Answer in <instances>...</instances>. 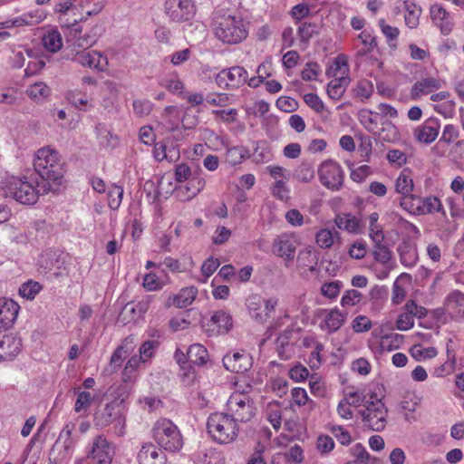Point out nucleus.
<instances>
[{"instance_id":"41","label":"nucleus","mask_w":464,"mask_h":464,"mask_svg":"<svg viewBox=\"0 0 464 464\" xmlns=\"http://www.w3.org/2000/svg\"><path fill=\"white\" fill-rule=\"evenodd\" d=\"M373 92V84L366 79L360 80L353 88L354 96L362 101L369 99Z\"/></svg>"},{"instance_id":"10","label":"nucleus","mask_w":464,"mask_h":464,"mask_svg":"<svg viewBox=\"0 0 464 464\" xmlns=\"http://www.w3.org/2000/svg\"><path fill=\"white\" fill-rule=\"evenodd\" d=\"M318 177L324 187L336 191L343 185V171L336 161L329 160L321 163L318 169Z\"/></svg>"},{"instance_id":"51","label":"nucleus","mask_w":464,"mask_h":464,"mask_svg":"<svg viewBox=\"0 0 464 464\" xmlns=\"http://www.w3.org/2000/svg\"><path fill=\"white\" fill-rule=\"evenodd\" d=\"M379 25H380L382 33L386 37V39L389 43V45L391 47H396V45L392 44V42L398 38L399 34H400L399 29L397 27L391 26V25L387 24L385 23L384 19H381L379 21Z\"/></svg>"},{"instance_id":"31","label":"nucleus","mask_w":464,"mask_h":464,"mask_svg":"<svg viewBox=\"0 0 464 464\" xmlns=\"http://www.w3.org/2000/svg\"><path fill=\"white\" fill-rule=\"evenodd\" d=\"M43 44L44 48L51 52L56 53L63 47V39L61 34L56 29L49 30L43 37Z\"/></svg>"},{"instance_id":"16","label":"nucleus","mask_w":464,"mask_h":464,"mask_svg":"<svg viewBox=\"0 0 464 464\" xmlns=\"http://www.w3.org/2000/svg\"><path fill=\"white\" fill-rule=\"evenodd\" d=\"M19 304L11 298H0V330L11 328L18 315Z\"/></svg>"},{"instance_id":"17","label":"nucleus","mask_w":464,"mask_h":464,"mask_svg":"<svg viewBox=\"0 0 464 464\" xmlns=\"http://www.w3.org/2000/svg\"><path fill=\"white\" fill-rule=\"evenodd\" d=\"M222 362L231 372L245 373L252 366V358L246 353H227L223 357Z\"/></svg>"},{"instance_id":"11","label":"nucleus","mask_w":464,"mask_h":464,"mask_svg":"<svg viewBox=\"0 0 464 464\" xmlns=\"http://www.w3.org/2000/svg\"><path fill=\"white\" fill-rule=\"evenodd\" d=\"M248 77L247 71L239 65L221 70L216 76V83L218 87L227 90H235L243 86Z\"/></svg>"},{"instance_id":"59","label":"nucleus","mask_w":464,"mask_h":464,"mask_svg":"<svg viewBox=\"0 0 464 464\" xmlns=\"http://www.w3.org/2000/svg\"><path fill=\"white\" fill-rule=\"evenodd\" d=\"M297 262L303 267L313 268L316 265V257L309 249H303L298 253Z\"/></svg>"},{"instance_id":"56","label":"nucleus","mask_w":464,"mask_h":464,"mask_svg":"<svg viewBox=\"0 0 464 464\" xmlns=\"http://www.w3.org/2000/svg\"><path fill=\"white\" fill-rule=\"evenodd\" d=\"M362 300V294L355 289H350L344 292L342 299L341 305L345 306H353L359 304Z\"/></svg>"},{"instance_id":"15","label":"nucleus","mask_w":464,"mask_h":464,"mask_svg":"<svg viewBox=\"0 0 464 464\" xmlns=\"http://www.w3.org/2000/svg\"><path fill=\"white\" fill-rule=\"evenodd\" d=\"M296 245L294 237L283 234L275 238L272 252L286 261H292L295 255Z\"/></svg>"},{"instance_id":"12","label":"nucleus","mask_w":464,"mask_h":464,"mask_svg":"<svg viewBox=\"0 0 464 464\" xmlns=\"http://www.w3.org/2000/svg\"><path fill=\"white\" fill-rule=\"evenodd\" d=\"M113 456L114 449L105 437L100 435L93 440L85 459L90 461L101 460V462L111 464Z\"/></svg>"},{"instance_id":"49","label":"nucleus","mask_w":464,"mask_h":464,"mask_svg":"<svg viewBox=\"0 0 464 464\" xmlns=\"http://www.w3.org/2000/svg\"><path fill=\"white\" fill-rule=\"evenodd\" d=\"M123 197V188L120 186H112L108 193V205L111 209L116 210L121 206Z\"/></svg>"},{"instance_id":"30","label":"nucleus","mask_w":464,"mask_h":464,"mask_svg":"<svg viewBox=\"0 0 464 464\" xmlns=\"http://www.w3.org/2000/svg\"><path fill=\"white\" fill-rule=\"evenodd\" d=\"M93 400L94 395L90 392L79 391L74 403V411L81 416L87 415Z\"/></svg>"},{"instance_id":"61","label":"nucleus","mask_w":464,"mask_h":464,"mask_svg":"<svg viewBox=\"0 0 464 464\" xmlns=\"http://www.w3.org/2000/svg\"><path fill=\"white\" fill-rule=\"evenodd\" d=\"M320 73V66L316 62H308L301 72L304 81H314Z\"/></svg>"},{"instance_id":"48","label":"nucleus","mask_w":464,"mask_h":464,"mask_svg":"<svg viewBox=\"0 0 464 464\" xmlns=\"http://www.w3.org/2000/svg\"><path fill=\"white\" fill-rule=\"evenodd\" d=\"M348 72L349 69L346 57L344 55H338L327 71V74L333 76V72H337L339 75L348 76Z\"/></svg>"},{"instance_id":"46","label":"nucleus","mask_w":464,"mask_h":464,"mask_svg":"<svg viewBox=\"0 0 464 464\" xmlns=\"http://www.w3.org/2000/svg\"><path fill=\"white\" fill-rule=\"evenodd\" d=\"M41 289L42 285L38 282L29 280L21 285L19 288V294L21 296L25 297L28 300H33Z\"/></svg>"},{"instance_id":"40","label":"nucleus","mask_w":464,"mask_h":464,"mask_svg":"<svg viewBox=\"0 0 464 464\" xmlns=\"http://www.w3.org/2000/svg\"><path fill=\"white\" fill-rule=\"evenodd\" d=\"M277 304L278 299L276 297H271L266 300L264 299V309H262L261 314L256 315V321L260 324L267 322V320L271 317L272 314L275 312Z\"/></svg>"},{"instance_id":"55","label":"nucleus","mask_w":464,"mask_h":464,"mask_svg":"<svg viewBox=\"0 0 464 464\" xmlns=\"http://www.w3.org/2000/svg\"><path fill=\"white\" fill-rule=\"evenodd\" d=\"M315 240L322 248H330L334 245V236L330 229H321L316 233Z\"/></svg>"},{"instance_id":"6","label":"nucleus","mask_w":464,"mask_h":464,"mask_svg":"<svg viewBox=\"0 0 464 464\" xmlns=\"http://www.w3.org/2000/svg\"><path fill=\"white\" fill-rule=\"evenodd\" d=\"M152 437L155 442L166 451L177 452L183 446V439L179 428L168 419L156 421L152 428Z\"/></svg>"},{"instance_id":"33","label":"nucleus","mask_w":464,"mask_h":464,"mask_svg":"<svg viewBox=\"0 0 464 464\" xmlns=\"http://www.w3.org/2000/svg\"><path fill=\"white\" fill-rule=\"evenodd\" d=\"M249 156V150L243 146H235L228 148L226 152V161L236 166L243 162Z\"/></svg>"},{"instance_id":"4","label":"nucleus","mask_w":464,"mask_h":464,"mask_svg":"<svg viewBox=\"0 0 464 464\" xmlns=\"http://www.w3.org/2000/svg\"><path fill=\"white\" fill-rule=\"evenodd\" d=\"M212 27L216 37L227 44H237L245 40L248 34V29L240 16L231 14H214Z\"/></svg>"},{"instance_id":"18","label":"nucleus","mask_w":464,"mask_h":464,"mask_svg":"<svg viewBox=\"0 0 464 464\" xmlns=\"http://www.w3.org/2000/svg\"><path fill=\"white\" fill-rule=\"evenodd\" d=\"M440 129V121L436 118H429L414 130L413 135L418 141L430 144L437 139Z\"/></svg>"},{"instance_id":"39","label":"nucleus","mask_w":464,"mask_h":464,"mask_svg":"<svg viewBox=\"0 0 464 464\" xmlns=\"http://www.w3.org/2000/svg\"><path fill=\"white\" fill-rule=\"evenodd\" d=\"M419 201L421 202V206H417L416 209L421 213L440 212L442 210L441 202L437 197H427Z\"/></svg>"},{"instance_id":"54","label":"nucleus","mask_w":464,"mask_h":464,"mask_svg":"<svg viewBox=\"0 0 464 464\" xmlns=\"http://www.w3.org/2000/svg\"><path fill=\"white\" fill-rule=\"evenodd\" d=\"M330 431L342 445L347 446L352 442L350 432L343 426L333 425Z\"/></svg>"},{"instance_id":"20","label":"nucleus","mask_w":464,"mask_h":464,"mask_svg":"<svg viewBox=\"0 0 464 464\" xmlns=\"http://www.w3.org/2000/svg\"><path fill=\"white\" fill-rule=\"evenodd\" d=\"M198 295V289L195 286L182 288L177 295H170L166 301V307L174 305L178 308H184L193 303Z\"/></svg>"},{"instance_id":"28","label":"nucleus","mask_w":464,"mask_h":464,"mask_svg":"<svg viewBox=\"0 0 464 464\" xmlns=\"http://www.w3.org/2000/svg\"><path fill=\"white\" fill-rule=\"evenodd\" d=\"M346 314L342 313L339 309L334 308L326 312L324 324L329 333H334L343 324Z\"/></svg>"},{"instance_id":"42","label":"nucleus","mask_w":464,"mask_h":464,"mask_svg":"<svg viewBox=\"0 0 464 464\" xmlns=\"http://www.w3.org/2000/svg\"><path fill=\"white\" fill-rule=\"evenodd\" d=\"M27 95L34 100H43L50 93V88L43 82L30 85L26 90Z\"/></svg>"},{"instance_id":"21","label":"nucleus","mask_w":464,"mask_h":464,"mask_svg":"<svg viewBox=\"0 0 464 464\" xmlns=\"http://www.w3.org/2000/svg\"><path fill=\"white\" fill-rule=\"evenodd\" d=\"M140 464H165L166 456L155 445L144 444L138 453Z\"/></svg>"},{"instance_id":"36","label":"nucleus","mask_w":464,"mask_h":464,"mask_svg":"<svg viewBox=\"0 0 464 464\" xmlns=\"http://www.w3.org/2000/svg\"><path fill=\"white\" fill-rule=\"evenodd\" d=\"M446 302L450 309L456 310L459 315L464 314V294L462 292L453 291L447 296Z\"/></svg>"},{"instance_id":"8","label":"nucleus","mask_w":464,"mask_h":464,"mask_svg":"<svg viewBox=\"0 0 464 464\" xmlns=\"http://www.w3.org/2000/svg\"><path fill=\"white\" fill-rule=\"evenodd\" d=\"M365 409L360 411L362 422L374 431H382L386 426L387 409L380 399L366 401Z\"/></svg>"},{"instance_id":"14","label":"nucleus","mask_w":464,"mask_h":464,"mask_svg":"<svg viewBox=\"0 0 464 464\" xmlns=\"http://www.w3.org/2000/svg\"><path fill=\"white\" fill-rule=\"evenodd\" d=\"M72 61L98 72H104L109 64L106 56L96 51L86 52L85 50L77 52L72 58Z\"/></svg>"},{"instance_id":"1","label":"nucleus","mask_w":464,"mask_h":464,"mask_svg":"<svg viewBox=\"0 0 464 464\" xmlns=\"http://www.w3.org/2000/svg\"><path fill=\"white\" fill-rule=\"evenodd\" d=\"M63 162L59 153L49 147L39 149L34 159V176L41 180L43 193L54 191L63 182L64 175Z\"/></svg>"},{"instance_id":"22","label":"nucleus","mask_w":464,"mask_h":464,"mask_svg":"<svg viewBox=\"0 0 464 464\" xmlns=\"http://www.w3.org/2000/svg\"><path fill=\"white\" fill-rule=\"evenodd\" d=\"M440 87V81L436 78L428 77L422 79L412 85L411 89V98L412 100H417L422 95L430 93L435 90H439Z\"/></svg>"},{"instance_id":"62","label":"nucleus","mask_w":464,"mask_h":464,"mask_svg":"<svg viewBox=\"0 0 464 464\" xmlns=\"http://www.w3.org/2000/svg\"><path fill=\"white\" fill-rule=\"evenodd\" d=\"M132 106L134 113L139 117L149 115L152 110V103L147 100H135Z\"/></svg>"},{"instance_id":"50","label":"nucleus","mask_w":464,"mask_h":464,"mask_svg":"<svg viewBox=\"0 0 464 464\" xmlns=\"http://www.w3.org/2000/svg\"><path fill=\"white\" fill-rule=\"evenodd\" d=\"M342 287L343 283L341 281L324 283L321 287V294L329 299H334L338 296Z\"/></svg>"},{"instance_id":"34","label":"nucleus","mask_w":464,"mask_h":464,"mask_svg":"<svg viewBox=\"0 0 464 464\" xmlns=\"http://www.w3.org/2000/svg\"><path fill=\"white\" fill-rule=\"evenodd\" d=\"M403 335L399 334H390L382 336L380 348L383 352H392L401 347L403 343Z\"/></svg>"},{"instance_id":"26","label":"nucleus","mask_w":464,"mask_h":464,"mask_svg":"<svg viewBox=\"0 0 464 464\" xmlns=\"http://www.w3.org/2000/svg\"><path fill=\"white\" fill-rule=\"evenodd\" d=\"M188 360L192 365L202 366L208 359V350L200 343L191 344L187 352Z\"/></svg>"},{"instance_id":"25","label":"nucleus","mask_w":464,"mask_h":464,"mask_svg":"<svg viewBox=\"0 0 464 464\" xmlns=\"http://www.w3.org/2000/svg\"><path fill=\"white\" fill-rule=\"evenodd\" d=\"M321 23L304 22L300 24L297 30V34L300 38L301 43L304 44L305 45H308L309 41L313 37L318 36L321 34Z\"/></svg>"},{"instance_id":"44","label":"nucleus","mask_w":464,"mask_h":464,"mask_svg":"<svg viewBox=\"0 0 464 464\" xmlns=\"http://www.w3.org/2000/svg\"><path fill=\"white\" fill-rule=\"evenodd\" d=\"M68 102L79 110L87 111L88 108L92 107L88 103L86 96L80 92L72 91L69 92L66 95Z\"/></svg>"},{"instance_id":"37","label":"nucleus","mask_w":464,"mask_h":464,"mask_svg":"<svg viewBox=\"0 0 464 464\" xmlns=\"http://www.w3.org/2000/svg\"><path fill=\"white\" fill-rule=\"evenodd\" d=\"M294 175L297 180L308 183L314 178V168L309 162H302L295 169Z\"/></svg>"},{"instance_id":"9","label":"nucleus","mask_w":464,"mask_h":464,"mask_svg":"<svg viewBox=\"0 0 464 464\" xmlns=\"http://www.w3.org/2000/svg\"><path fill=\"white\" fill-rule=\"evenodd\" d=\"M164 10L170 21L187 23L195 17L197 7L194 0H166Z\"/></svg>"},{"instance_id":"52","label":"nucleus","mask_w":464,"mask_h":464,"mask_svg":"<svg viewBox=\"0 0 464 464\" xmlns=\"http://www.w3.org/2000/svg\"><path fill=\"white\" fill-rule=\"evenodd\" d=\"M351 453L355 458V459L352 460V462H356V464H368L370 454L362 443L355 444L351 449Z\"/></svg>"},{"instance_id":"2","label":"nucleus","mask_w":464,"mask_h":464,"mask_svg":"<svg viewBox=\"0 0 464 464\" xmlns=\"http://www.w3.org/2000/svg\"><path fill=\"white\" fill-rule=\"evenodd\" d=\"M123 401L114 399L111 401L99 403L92 414L93 426L98 430L111 427L119 437L125 434L126 410Z\"/></svg>"},{"instance_id":"60","label":"nucleus","mask_w":464,"mask_h":464,"mask_svg":"<svg viewBox=\"0 0 464 464\" xmlns=\"http://www.w3.org/2000/svg\"><path fill=\"white\" fill-rule=\"evenodd\" d=\"M458 137H459L458 128L452 124H447L444 127L441 137L439 140L436 146H439L440 143L450 144Z\"/></svg>"},{"instance_id":"53","label":"nucleus","mask_w":464,"mask_h":464,"mask_svg":"<svg viewBox=\"0 0 464 464\" xmlns=\"http://www.w3.org/2000/svg\"><path fill=\"white\" fill-rule=\"evenodd\" d=\"M309 387L311 393L316 397H324L325 394L324 383L317 374H312L309 377Z\"/></svg>"},{"instance_id":"38","label":"nucleus","mask_w":464,"mask_h":464,"mask_svg":"<svg viewBox=\"0 0 464 464\" xmlns=\"http://www.w3.org/2000/svg\"><path fill=\"white\" fill-rule=\"evenodd\" d=\"M160 84L165 87L169 92L182 95L185 86L178 75L164 78L160 81Z\"/></svg>"},{"instance_id":"45","label":"nucleus","mask_w":464,"mask_h":464,"mask_svg":"<svg viewBox=\"0 0 464 464\" xmlns=\"http://www.w3.org/2000/svg\"><path fill=\"white\" fill-rule=\"evenodd\" d=\"M264 298L259 295H251L246 300L249 314L256 320V315L262 313Z\"/></svg>"},{"instance_id":"23","label":"nucleus","mask_w":464,"mask_h":464,"mask_svg":"<svg viewBox=\"0 0 464 464\" xmlns=\"http://www.w3.org/2000/svg\"><path fill=\"white\" fill-rule=\"evenodd\" d=\"M401 265L413 267L418 260L417 249L410 239L403 240L397 248Z\"/></svg>"},{"instance_id":"19","label":"nucleus","mask_w":464,"mask_h":464,"mask_svg":"<svg viewBox=\"0 0 464 464\" xmlns=\"http://www.w3.org/2000/svg\"><path fill=\"white\" fill-rule=\"evenodd\" d=\"M430 14L433 24L440 27L443 35H448L451 33L453 23L450 20L449 12L441 5H432L430 8Z\"/></svg>"},{"instance_id":"3","label":"nucleus","mask_w":464,"mask_h":464,"mask_svg":"<svg viewBox=\"0 0 464 464\" xmlns=\"http://www.w3.org/2000/svg\"><path fill=\"white\" fill-rule=\"evenodd\" d=\"M41 194H44L41 183L32 172L22 177L10 178L4 188L5 196L23 205L35 204Z\"/></svg>"},{"instance_id":"27","label":"nucleus","mask_w":464,"mask_h":464,"mask_svg":"<svg viewBox=\"0 0 464 464\" xmlns=\"http://www.w3.org/2000/svg\"><path fill=\"white\" fill-rule=\"evenodd\" d=\"M334 223L338 228L350 233H358L360 231L359 219L349 213L337 215L334 218Z\"/></svg>"},{"instance_id":"24","label":"nucleus","mask_w":464,"mask_h":464,"mask_svg":"<svg viewBox=\"0 0 464 464\" xmlns=\"http://www.w3.org/2000/svg\"><path fill=\"white\" fill-rule=\"evenodd\" d=\"M333 77L334 79L327 85V94L329 98L337 101L343 95L350 80L348 76L339 75L337 72H333Z\"/></svg>"},{"instance_id":"5","label":"nucleus","mask_w":464,"mask_h":464,"mask_svg":"<svg viewBox=\"0 0 464 464\" xmlns=\"http://www.w3.org/2000/svg\"><path fill=\"white\" fill-rule=\"evenodd\" d=\"M237 423L228 413L214 412L208 419L207 429L215 441L226 444L237 439L238 434Z\"/></svg>"},{"instance_id":"57","label":"nucleus","mask_w":464,"mask_h":464,"mask_svg":"<svg viewBox=\"0 0 464 464\" xmlns=\"http://www.w3.org/2000/svg\"><path fill=\"white\" fill-rule=\"evenodd\" d=\"M206 181L201 177H193L189 179L188 183L186 185L185 188L190 194L188 198H194L197 194H198L205 187Z\"/></svg>"},{"instance_id":"29","label":"nucleus","mask_w":464,"mask_h":464,"mask_svg":"<svg viewBox=\"0 0 464 464\" xmlns=\"http://www.w3.org/2000/svg\"><path fill=\"white\" fill-rule=\"evenodd\" d=\"M293 335L292 329H286L281 333L276 338L277 355L281 360H288L291 358V351L289 349L290 339Z\"/></svg>"},{"instance_id":"47","label":"nucleus","mask_w":464,"mask_h":464,"mask_svg":"<svg viewBox=\"0 0 464 464\" xmlns=\"http://www.w3.org/2000/svg\"><path fill=\"white\" fill-rule=\"evenodd\" d=\"M405 24L411 29L416 28L419 24V17L420 9L417 10V5L414 3L406 4Z\"/></svg>"},{"instance_id":"64","label":"nucleus","mask_w":464,"mask_h":464,"mask_svg":"<svg viewBox=\"0 0 464 464\" xmlns=\"http://www.w3.org/2000/svg\"><path fill=\"white\" fill-rule=\"evenodd\" d=\"M304 101L315 112H322L324 110V103L315 93H306L304 96Z\"/></svg>"},{"instance_id":"43","label":"nucleus","mask_w":464,"mask_h":464,"mask_svg":"<svg viewBox=\"0 0 464 464\" xmlns=\"http://www.w3.org/2000/svg\"><path fill=\"white\" fill-rule=\"evenodd\" d=\"M372 255L377 262L382 263L383 265L389 263L392 256L390 248L387 246L383 245L382 242L374 243Z\"/></svg>"},{"instance_id":"13","label":"nucleus","mask_w":464,"mask_h":464,"mask_svg":"<svg viewBox=\"0 0 464 464\" xmlns=\"http://www.w3.org/2000/svg\"><path fill=\"white\" fill-rule=\"evenodd\" d=\"M202 326L209 336H213L227 333L233 326V321L227 312L219 310L213 314L208 323H203Z\"/></svg>"},{"instance_id":"58","label":"nucleus","mask_w":464,"mask_h":464,"mask_svg":"<svg viewBox=\"0 0 464 464\" xmlns=\"http://www.w3.org/2000/svg\"><path fill=\"white\" fill-rule=\"evenodd\" d=\"M370 301L379 304L387 300L389 288L384 285H375L370 291Z\"/></svg>"},{"instance_id":"7","label":"nucleus","mask_w":464,"mask_h":464,"mask_svg":"<svg viewBox=\"0 0 464 464\" xmlns=\"http://www.w3.org/2000/svg\"><path fill=\"white\" fill-rule=\"evenodd\" d=\"M228 414L237 421L246 422L255 415L254 401L242 392L233 393L227 401Z\"/></svg>"},{"instance_id":"63","label":"nucleus","mask_w":464,"mask_h":464,"mask_svg":"<svg viewBox=\"0 0 464 464\" xmlns=\"http://www.w3.org/2000/svg\"><path fill=\"white\" fill-rule=\"evenodd\" d=\"M276 107L285 112H292L298 107L297 102L288 96H281L276 100Z\"/></svg>"},{"instance_id":"32","label":"nucleus","mask_w":464,"mask_h":464,"mask_svg":"<svg viewBox=\"0 0 464 464\" xmlns=\"http://www.w3.org/2000/svg\"><path fill=\"white\" fill-rule=\"evenodd\" d=\"M414 188L413 180L409 169H403L395 181V189L401 195L411 194Z\"/></svg>"},{"instance_id":"35","label":"nucleus","mask_w":464,"mask_h":464,"mask_svg":"<svg viewBox=\"0 0 464 464\" xmlns=\"http://www.w3.org/2000/svg\"><path fill=\"white\" fill-rule=\"evenodd\" d=\"M72 30L75 33V41L73 44L77 47L86 50L96 43V37L94 35H91L90 34H84L82 35V29L78 24H73Z\"/></svg>"}]
</instances>
